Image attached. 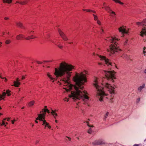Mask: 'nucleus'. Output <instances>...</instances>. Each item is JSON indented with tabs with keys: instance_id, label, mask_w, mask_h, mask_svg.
Listing matches in <instances>:
<instances>
[{
	"instance_id": "1",
	"label": "nucleus",
	"mask_w": 146,
	"mask_h": 146,
	"mask_svg": "<svg viewBox=\"0 0 146 146\" xmlns=\"http://www.w3.org/2000/svg\"><path fill=\"white\" fill-rule=\"evenodd\" d=\"M74 69V66L64 62H62L58 68H55L54 74L56 77L61 78V80L64 82V85L65 87L63 88L67 92L71 91L70 94H69V98H72L74 101L82 100L85 101V99L89 100L88 93L85 91L82 90L84 87L82 85L86 82L85 74L82 72L80 74L76 73L73 78V81L76 82V85L71 84L69 81L71 76L72 71Z\"/></svg>"
},
{
	"instance_id": "2",
	"label": "nucleus",
	"mask_w": 146,
	"mask_h": 146,
	"mask_svg": "<svg viewBox=\"0 0 146 146\" xmlns=\"http://www.w3.org/2000/svg\"><path fill=\"white\" fill-rule=\"evenodd\" d=\"M93 85L97 91L96 96L99 98L100 101L101 102L103 101V97L108 95L105 92L104 87H105L108 89V90L111 94L112 97L113 98L114 95L115 94L114 89L115 86L114 87L112 86L108 82H103L102 83V86L101 87L99 85L97 78H95ZM113 98H111L110 100V102H113Z\"/></svg>"
},
{
	"instance_id": "3",
	"label": "nucleus",
	"mask_w": 146,
	"mask_h": 146,
	"mask_svg": "<svg viewBox=\"0 0 146 146\" xmlns=\"http://www.w3.org/2000/svg\"><path fill=\"white\" fill-rule=\"evenodd\" d=\"M118 40V39L116 37H111L108 38V40L112 43L110 46V49L107 50L108 52H110V56L116 52H119L121 50V49L117 47L116 41Z\"/></svg>"
},
{
	"instance_id": "4",
	"label": "nucleus",
	"mask_w": 146,
	"mask_h": 146,
	"mask_svg": "<svg viewBox=\"0 0 146 146\" xmlns=\"http://www.w3.org/2000/svg\"><path fill=\"white\" fill-rule=\"evenodd\" d=\"M104 72L106 79L110 81L114 82V79H116L114 76L115 72L114 71H104Z\"/></svg>"
},
{
	"instance_id": "5",
	"label": "nucleus",
	"mask_w": 146,
	"mask_h": 146,
	"mask_svg": "<svg viewBox=\"0 0 146 146\" xmlns=\"http://www.w3.org/2000/svg\"><path fill=\"white\" fill-rule=\"evenodd\" d=\"M97 55L101 58V60H104L106 63V64H107L108 66H116L114 63H112L110 62V61L109 59L106 58L105 56H102L98 54H97Z\"/></svg>"
},
{
	"instance_id": "6",
	"label": "nucleus",
	"mask_w": 146,
	"mask_h": 146,
	"mask_svg": "<svg viewBox=\"0 0 146 146\" xmlns=\"http://www.w3.org/2000/svg\"><path fill=\"white\" fill-rule=\"evenodd\" d=\"M104 143V141L102 139L96 140L92 143V144L94 145H98L103 144Z\"/></svg>"
},
{
	"instance_id": "7",
	"label": "nucleus",
	"mask_w": 146,
	"mask_h": 146,
	"mask_svg": "<svg viewBox=\"0 0 146 146\" xmlns=\"http://www.w3.org/2000/svg\"><path fill=\"white\" fill-rule=\"evenodd\" d=\"M118 30L119 32L121 33L122 35L121 36V37H123L124 36V34H127L128 33V32L126 31V29L124 28L123 27H120L118 29Z\"/></svg>"
},
{
	"instance_id": "8",
	"label": "nucleus",
	"mask_w": 146,
	"mask_h": 146,
	"mask_svg": "<svg viewBox=\"0 0 146 146\" xmlns=\"http://www.w3.org/2000/svg\"><path fill=\"white\" fill-rule=\"evenodd\" d=\"M58 32L61 37L64 40L66 41L68 40L67 36L64 34V33L62 32L60 29H58Z\"/></svg>"
},
{
	"instance_id": "9",
	"label": "nucleus",
	"mask_w": 146,
	"mask_h": 146,
	"mask_svg": "<svg viewBox=\"0 0 146 146\" xmlns=\"http://www.w3.org/2000/svg\"><path fill=\"white\" fill-rule=\"evenodd\" d=\"M20 80L18 78L16 79V81H14L13 82V84H12V86H14L15 87H18L21 84V83L19 82Z\"/></svg>"
},
{
	"instance_id": "10",
	"label": "nucleus",
	"mask_w": 146,
	"mask_h": 146,
	"mask_svg": "<svg viewBox=\"0 0 146 146\" xmlns=\"http://www.w3.org/2000/svg\"><path fill=\"white\" fill-rule=\"evenodd\" d=\"M104 7L105 9L110 14H113L114 15H115V13L113 11H112L110 9V8L109 7L106 6H105Z\"/></svg>"
},
{
	"instance_id": "11",
	"label": "nucleus",
	"mask_w": 146,
	"mask_h": 146,
	"mask_svg": "<svg viewBox=\"0 0 146 146\" xmlns=\"http://www.w3.org/2000/svg\"><path fill=\"white\" fill-rule=\"evenodd\" d=\"M42 125H44L45 127H47L49 129H50L51 128V127L49 125L48 123L45 120H44L42 121Z\"/></svg>"
},
{
	"instance_id": "12",
	"label": "nucleus",
	"mask_w": 146,
	"mask_h": 146,
	"mask_svg": "<svg viewBox=\"0 0 146 146\" xmlns=\"http://www.w3.org/2000/svg\"><path fill=\"white\" fill-rule=\"evenodd\" d=\"M146 35V28H143L142 30L140 32V35L143 36L144 35Z\"/></svg>"
},
{
	"instance_id": "13",
	"label": "nucleus",
	"mask_w": 146,
	"mask_h": 146,
	"mask_svg": "<svg viewBox=\"0 0 146 146\" xmlns=\"http://www.w3.org/2000/svg\"><path fill=\"white\" fill-rule=\"evenodd\" d=\"M24 38V35L22 34H19L17 35L16 36V38L18 40H20Z\"/></svg>"
},
{
	"instance_id": "14",
	"label": "nucleus",
	"mask_w": 146,
	"mask_h": 146,
	"mask_svg": "<svg viewBox=\"0 0 146 146\" xmlns=\"http://www.w3.org/2000/svg\"><path fill=\"white\" fill-rule=\"evenodd\" d=\"M51 114L56 119V117L57 116V114L56 113V110L54 111L51 109Z\"/></svg>"
},
{
	"instance_id": "15",
	"label": "nucleus",
	"mask_w": 146,
	"mask_h": 146,
	"mask_svg": "<svg viewBox=\"0 0 146 146\" xmlns=\"http://www.w3.org/2000/svg\"><path fill=\"white\" fill-rule=\"evenodd\" d=\"M6 93L5 92H3L2 94H0V100H1L4 98L6 95Z\"/></svg>"
},
{
	"instance_id": "16",
	"label": "nucleus",
	"mask_w": 146,
	"mask_h": 146,
	"mask_svg": "<svg viewBox=\"0 0 146 146\" xmlns=\"http://www.w3.org/2000/svg\"><path fill=\"white\" fill-rule=\"evenodd\" d=\"M45 113H43L42 114H40L38 115V116H40L43 120H45Z\"/></svg>"
},
{
	"instance_id": "17",
	"label": "nucleus",
	"mask_w": 146,
	"mask_h": 146,
	"mask_svg": "<svg viewBox=\"0 0 146 146\" xmlns=\"http://www.w3.org/2000/svg\"><path fill=\"white\" fill-rule=\"evenodd\" d=\"M42 112L43 113L47 112L48 113H50V111L48 109H43L42 110Z\"/></svg>"
},
{
	"instance_id": "18",
	"label": "nucleus",
	"mask_w": 146,
	"mask_h": 146,
	"mask_svg": "<svg viewBox=\"0 0 146 146\" xmlns=\"http://www.w3.org/2000/svg\"><path fill=\"white\" fill-rule=\"evenodd\" d=\"M145 85L144 84H143L142 86H140L138 88V90L139 92H141L142 89L144 87Z\"/></svg>"
},
{
	"instance_id": "19",
	"label": "nucleus",
	"mask_w": 146,
	"mask_h": 146,
	"mask_svg": "<svg viewBox=\"0 0 146 146\" xmlns=\"http://www.w3.org/2000/svg\"><path fill=\"white\" fill-rule=\"evenodd\" d=\"M16 24L19 27L21 28H23V27L22 24L21 23L17 22Z\"/></svg>"
},
{
	"instance_id": "20",
	"label": "nucleus",
	"mask_w": 146,
	"mask_h": 146,
	"mask_svg": "<svg viewBox=\"0 0 146 146\" xmlns=\"http://www.w3.org/2000/svg\"><path fill=\"white\" fill-rule=\"evenodd\" d=\"M3 2L6 3H10L12 2V0H3Z\"/></svg>"
},
{
	"instance_id": "21",
	"label": "nucleus",
	"mask_w": 146,
	"mask_h": 146,
	"mask_svg": "<svg viewBox=\"0 0 146 146\" xmlns=\"http://www.w3.org/2000/svg\"><path fill=\"white\" fill-rule=\"evenodd\" d=\"M83 11H87L88 12H92L94 13H95L96 12L95 11H92V10H90V9H83L82 10Z\"/></svg>"
},
{
	"instance_id": "22",
	"label": "nucleus",
	"mask_w": 146,
	"mask_h": 146,
	"mask_svg": "<svg viewBox=\"0 0 146 146\" xmlns=\"http://www.w3.org/2000/svg\"><path fill=\"white\" fill-rule=\"evenodd\" d=\"M11 42V41L10 39H7L5 41V43L6 44H9Z\"/></svg>"
},
{
	"instance_id": "23",
	"label": "nucleus",
	"mask_w": 146,
	"mask_h": 146,
	"mask_svg": "<svg viewBox=\"0 0 146 146\" xmlns=\"http://www.w3.org/2000/svg\"><path fill=\"white\" fill-rule=\"evenodd\" d=\"M35 103V101H32L30 102L29 104V106H31L33 105Z\"/></svg>"
},
{
	"instance_id": "24",
	"label": "nucleus",
	"mask_w": 146,
	"mask_h": 146,
	"mask_svg": "<svg viewBox=\"0 0 146 146\" xmlns=\"http://www.w3.org/2000/svg\"><path fill=\"white\" fill-rule=\"evenodd\" d=\"M36 37H31L30 36H28L27 37L25 38V39L27 40H29L30 39H33L34 38H36Z\"/></svg>"
},
{
	"instance_id": "25",
	"label": "nucleus",
	"mask_w": 146,
	"mask_h": 146,
	"mask_svg": "<svg viewBox=\"0 0 146 146\" xmlns=\"http://www.w3.org/2000/svg\"><path fill=\"white\" fill-rule=\"evenodd\" d=\"M28 1L26 0L23 1H21V3H20V4L22 5H25L27 4L28 3Z\"/></svg>"
},
{
	"instance_id": "26",
	"label": "nucleus",
	"mask_w": 146,
	"mask_h": 146,
	"mask_svg": "<svg viewBox=\"0 0 146 146\" xmlns=\"http://www.w3.org/2000/svg\"><path fill=\"white\" fill-rule=\"evenodd\" d=\"M142 22L143 24V28H145L144 26H145L146 25H145L144 23H146V19L144 20H143V21Z\"/></svg>"
},
{
	"instance_id": "27",
	"label": "nucleus",
	"mask_w": 146,
	"mask_h": 146,
	"mask_svg": "<svg viewBox=\"0 0 146 146\" xmlns=\"http://www.w3.org/2000/svg\"><path fill=\"white\" fill-rule=\"evenodd\" d=\"M109 114V112H107L106 113L105 115L104 116V120H106V118H107V116H108Z\"/></svg>"
},
{
	"instance_id": "28",
	"label": "nucleus",
	"mask_w": 146,
	"mask_h": 146,
	"mask_svg": "<svg viewBox=\"0 0 146 146\" xmlns=\"http://www.w3.org/2000/svg\"><path fill=\"white\" fill-rule=\"evenodd\" d=\"M39 120L40 121H42L43 120L41 118L40 116H38V117H37L36 118V120Z\"/></svg>"
},
{
	"instance_id": "29",
	"label": "nucleus",
	"mask_w": 146,
	"mask_h": 146,
	"mask_svg": "<svg viewBox=\"0 0 146 146\" xmlns=\"http://www.w3.org/2000/svg\"><path fill=\"white\" fill-rule=\"evenodd\" d=\"M10 92L11 91H10L8 90H7L6 91V94H7L8 96H10V95H11V94H10Z\"/></svg>"
},
{
	"instance_id": "30",
	"label": "nucleus",
	"mask_w": 146,
	"mask_h": 146,
	"mask_svg": "<svg viewBox=\"0 0 146 146\" xmlns=\"http://www.w3.org/2000/svg\"><path fill=\"white\" fill-rule=\"evenodd\" d=\"M146 48L145 47H144L143 48V53L144 54V55L145 56V53H146Z\"/></svg>"
},
{
	"instance_id": "31",
	"label": "nucleus",
	"mask_w": 146,
	"mask_h": 146,
	"mask_svg": "<svg viewBox=\"0 0 146 146\" xmlns=\"http://www.w3.org/2000/svg\"><path fill=\"white\" fill-rule=\"evenodd\" d=\"M47 76H48V77L51 79V80H53L54 78H52L51 77V75H50L48 73L47 74Z\"/></svg>"
},
{
	"instance_id": "32",
	"label": "nucleus",
	"mask_w": 146,
	"mask_h": 146,
	"mask_svg": "<svg viewBox=\"0 0 146 146\" xmlns=\"http://www.w3.org/2000/svg\"><path fill=\"white\" fill-rule=\"evenodd\" d=\"M88 133L89 134H91L92 132V130L91 129V128H90L89 130L88 131Z\"/></svg>"
},
{
	"instance_id": "33",
	"label": "nucleus",
	"mask_w": 146,
	"mask_h": 146,
	"mask_svg": "<svg viewBox=\"0 0 146 146\" xmlns=\"http://www.w3.org/2000/svg\"><path fill=\"white\" fill-rule=\"evenodd\" d=\"M136 24L138 25H142L143 26V24H142V22H137Z\"/></svg>"
},
{
	"instance_id": "34",
	"label": "nucleus",
	"mask_w": 146,
	"mask_h": 146,
	"mask_svg": "<svg viewBox=\"0 0 146 146\" xmlns=\"http://www.w3.org/2000/svg\"><path fill=\"white\" fill-rule=\"evenodd\" d=\"M93 15L94 17V20L96 21L98 19L97 17L94 14H93Z\"/></svg>"
},
{
	"instance_id": "35",
	"label": "nucleus",
	"mask_w": 146,
	"mask_h": 146,
	"mask_svg": "<svg viewBox=\"0 0 146 146\" xmlns=\"http://www.w3.org/2000/svg\"><path fill=\"white\" fill-rule=\"evenodd\" d=\"M86 123H87L88 126L90 127H93V125H91L89 124V122L88 121H86Z\"/></svg>"
},
{
	"instance_id": "36",
	"label": "nucleus",
	"mask_w": 146,
	"mask_h": 146,
	"mask_svg": "<svg viewBox=\"0 0 146 146\" xmlns=\"http://www.w3.org/2000/svg\"><path fill=\"white\" fill-rule=\"evenodd\" d=\"M5 124V123L4 121H2V124H1V123H0V125H1L2 126L3 125H4Z\"/></svg>"
},
{
	"instance_id": "37",
	"label": "nucleus",
	"mask_w": 146,
	"mask_h": 146,
	"mask_svg": "<svg viewBox=\"0 0 146 146\" xmlns=\"http://www.w3.org/2000/svg\"><path fill=\"white\" fill-rule=\"evenodd\" d=\"M64 100L65 101H66L67 102H68V101H69V99L68 98L67 99L66 98H64Z\"/></svg>"
},
{
	"instance_id": "38",
	"label": "nucleus",
	"mask_w": 146,
	"mask_h": 146,
	"mask_svg": "<svg viewBox=\"0 0 146 146\" xmlns=\"http://www.w3.org/2000/svg\"><path fill=\"white\" fill-rule=\"evenodd\" d=\"M56 45H57L60 48H62V46L58 44L57 45V44H56Z\"/></svg>"
},
{
	"instance_id": "39",
	"label": "nucleus",
	"mask_w": 146,
	"mask_h": 146,
	"mask_svg": "<svg viewBox=\"0 0 146 146\" xmlns=\"http://www.w3.org/2000/svg\"><path fill=\"white\" fill-rule=\"evenodd\" d=\"M97 23L99 25H101V22H100V21L99 20H98L97 21Z\"/></svg>"
},
{
	"instance_id": "40",
	"label": "nucleus",
	"mask_w": 146,
	"mask_h": 146,
	"mask_svg": "<svg viewBox=\"0 0 146 146\" xmlns=\"http://www.w3.org/2000/svg\"><path fill=\"white\" fill-rule=\"evenodd\" d=\"M127 41H128V40H126V41H125V42H124V44L125 45H126L127 44Z\"/></svg>"
},
{
	"instance_id": "41",
	"label": "nucleus",
	"mask_w": 146,
	"mask_h": 146,
	"mask_svg": "<svg viewBox=\"0 0 146 146\" xmlns=\"http://www.w3.org/2000/svg\"><path fill=\"white\" fill-rule=\"evenodd\" d=\"M36 62H37V63H38V64H42V62H39V61H37Z\"/></svg>"
},
{
	"instance_id": "42",
	"label": "nucleus",
	"mask_w": 146,
	"mask_h": 146,
	"mask_svg": "<svg viewBox=\"0 0 146 146\" xmlns=\"http://www.w3.org/2000/svg\"><path fill=\"white\" fill-rule=\"evenodd\" d=\"M140 100V98H137V102H138Z\"/></svg>"
},
{
	"instance_id": "43",
	"label": "nucleus",
	"mask_w": 146,
	"mask_h": 146,
	"mask_svg": "<svg viewBox=\"0 0 146 146\" xmlns=\"http://www.w3.org/2000/svg\"><path fill=\"white\" fill-rule=\"evenodd\" d=\"M25 76H22L21 79H22V80H24V79H25Z\"/></svg>"
},
{
	"instance_id": "44",
	"label": "nucleus",
	"mask_w": 146,
	"mask_h": 146,
	"mask_svg": "<svg viewBox=\"0 0 146 146\" xmlns=\"http://www.w3.org/2000/svg\"><path fill=\"white\" fill-rule=\"evenodd\" d=\"M4 19L5 20H7L9 19V18L8 17H5L4 18Z\"/></svg>"
},
{
	"instance_id": "45",
	"label": "nucleus",
	"mask_w": 146,
	"mask_h": 146,
	"mask_svg": "<svg viewBox=\"0 0 146 146\" xmlns=\"http://www.w3.org/2000/svg\"><path fill=\"white\" fill-rule=\"evenodd\" d=\"M101 30H102V32H101V33L102 34V33H103L104 32V30L102 29H101Z\"/></svg>"
},
{
	"instance_id": "46",
	"label": "nucleus",
	"mask_w": 146,
	"mask_h": 146,
	"mask_svg": "<svg viewBox=\"0 0 146 146\" xmlns=\"http://www.w3.org/2000/svg\"><path fill=\"white\" fill-rule=\"evenodd\" d=\"M20 3H21V1L19 2V1H17L16 2V3H18L20 4Z\"/></svg>"
},
{
	"instance_id": "47",
	"label": "nucleus",
	"mask_w": 146,
	"mask_h": 146,
	"mask_svg": "<svg viewBox=\"0 0 146 146\" xmlns=\"http://www.w3.org/2000/svg\"><path fill=\"white\" fill-rule=\"evenodd\" d=\"M133 146H139V145L137 144H135L133 145Z\"/></svg>"
},
{
	"instance_id": "48",
	"label": "nucleus",
	"mask_w": 146,
	"mask_h": 146,
	"mask_svg": "<svg viewBox=\"0 0 146 146\" xmlns=\"http://www.w3.org/2000/svg\"><path fill=\"white\" fill-rule=\"evenodd\" d=\"M66 137L68 138V139H69V141H70V140H71L70 138L68 137Z\"/></svg>"
},
{
	"instance_id": "49",
	"label": "nucleus",
	"mask_w": 146,
	"mask_h": 146,
	"mask_svg": "<svg viewBox=\"0 0 146 146\" xmlns=\"http://www.w3.org/2000/svg\"><path fill=\"white\" fill-rule=\"evenodd\" d=\"M11 121L12 122V124H14V121H13V120H11Z\"/></svg>"
},
{
	"instance_id": "50",
	"label": "nucleus",
	"mask_w": 146,
	"mask_h": 146,
	"mask_svg": "<svg viewBox=\"0 0 146 146\" xmlns=\"http://www.w3.org/2000/svg\"><path fill=\"white\" fill-rule=\"evenodd\" d=\"M98 64L99 65H101L102 64V63H101L99 62V63H98Z\"/></svg>"
},
{
	"instance_id": "51",
	"label": "nucleus",
	"mask_w": 146,
	"mask_h": 146,
	"mask_svg": "<svg viewBox=\"0 0 146 146\" xmlns=\"http://www.w3.org/2000/svg\"><path fill=\"white\" fill-rule=\"evenodd\" d=\"M10 119V118H7V121H9V119Z\"/></svg>"
},
{
	"instance_id": "52",
	"label": "nucleus",
	"mask_w": 146,
	"mask_h": 146,
	"mask_svg": "<svg viewBox=\"0 0 146 146\" xmlns=\"http://www.w3.org/2000/svg\"><path fill=\"white\" fill-rule=\"evenodd\" d=\"M30 36L31 37H35V36H34L33 35H31Z\"/></svg>"
},
{
	"instance_id": "53",
	"label": "nucleus",
	"mask_w": 146,
	"mask_h": 146,
	"mask_svg": "<svg viewBox=\"0 0 146 146\" xmlns=\"http://www.w3.org/2000/svg\"><path fill=\"white\" fill-rule=\"evenodd\" d=\"M84 72L86 74H87V71L86 70H85L84 71Z\"/></svg>"
},
{
	"instance_id": "54",
	"label": "nucleus",
	"mask_w": 146,
	"mask_h": 146,
	"mask_svg": "<svg viewBox=\"0 0 146 146\" xmlns=\"http://www.w3.org/2000/svg\"><path fill=\"white\" fill-rule=\"evenodd\" d=\"M35 122L36 123H38V121H37V120H35Z\"/></svg>"
},
{
	"instance_id": "55",
	"label": "nucleus",
	"mask_w": 146,
	"mask_h": 146,
	"mask_svg": "<svg viewBox=\"0 0 146 146\" xmlns=\"http://www.w3.org/2000/svg\"><path fill=\"white\" fill-rule=\"evenodd\" d=\"M144 72L146 74V69L145 70Z\"/></svg>"
},
{
	"instance_id": "56",
	"label": "nucleus",
	"mask_w": 146,
	"mask_h": 146,
	"mask_svg": "<svg viewBox=\"0 0 146 146\" xmlns=\"http://www.w3.org/2000/svg\"><path fill=\"white\" fill-rule=\"evenodd\" d=\"M55 121V122H56V123L58 122V121H57V120H56Z\"/></svg>"
},
{
	"instance_id": "57",
	"label": "nucleus",
	"mask_w": 146,
	"mask_h": 146,
	"mask_svg": "<svg viewBox=\"0 0 146 146\" xmlns=\"http://www.w3.org/2000/svg\"><path fill=\"white\" fill-rule=\"evenodd\" d=\"M105 4H106V3H104V7H105V6H105Z\"/></svg>"
},
{
	"instance_id": "58",
	"label": "nucleus",
	"mask_w": 146,
	"mask_h": 146,
	"mask_svg": "<svg viewBox=\"0 0 146 146\" xmlns=\"http://www.w3.org/2000/svg\"><path fill=\"white\" fill-rule=\"evenodd\" d=\"M13 121H14V122L15 121H16V120L15 119H14Z\"/></svg>"
},
{
	"instance_id": "59",
	"label": "nucleus",
	"mask_w": 146,
	"mask_h": 146,
	"mask_svg": "<svg viewBox=\"0 0 146 146\" xmlns=\"http://www.w3.org/2000/svg\"><path fill=\"white\" fill-rule=\"evenodd\" d=\"M3 35H4L5 34V32H3Z\"/></svg>"
},
{
	"instance_id": "60",
	"label": "nucleus",
	"mask_w": 146,
	"mask_h": 146,
	"mask_svg": "<svg viewBox=\"0 0 146 146\" xmlns=\"http://www.w3.org/2000/svg\"><path fill=\"white\" fill-rule=\"evenodd\" d=\"M49 61H44V62H48Z\"/></svg>"
},
{
	"instance_id": "61",
	"label": "nucleus",
	"mask_w": 146,
	"mask_h": 146,
	"mask_svg": "<svg viewBox=\"0 0 146 146\" xmlns=\"http://www.w3.org/2000/svg\"><path fill=\"white\" fill-rule=\"evenodd\" d=\"M3 115V114H2V113H0V115Z\"/></svg>"
},
{
	"instance_id": "62",
	"label": "nucleus",
	"mask_w": 146,
	"mask_h": 146,
	"mask_svg": "<svg viewBox=\"0 0 146 146\" xmlns=\"http://www.w3.org/2000/svg\"><path fill=\"white\" fill-rule=\"evenodd\" d=\"M6 119V118H5V119H3V121L5 120Z\"/></svg>"
},
{
	"instance_id": "63",
	"label": "nucleus",
	"mask_w": 146,
	"mask_h": 146,
	"mask_svg": "<svg viewBox=\"0 0 146 146\" xmlns=\"http://www.w3.org/2000/svg\"><path fill=\"white\" fill-rule=\"evenodd\" d=\"M7 33V34H9V32Z\"/></svg>"
},
{
	"instance_id": "64",
	"label": "nucleus",
	"mask_w": 146,
	"mask_h": 146,
	"mask_svg": "<svg viewBox=\"0 0 146 146\" xmlns=\"http://www.w3.org/2000/svg\"><path fill=\"white\" fill-rule=\"evenodd\" d=\"M34 126V124H33V125H32V127H33Z\"/></svg>"
}]
</instances>
